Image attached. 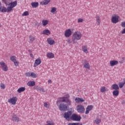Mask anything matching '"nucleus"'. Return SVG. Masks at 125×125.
<instances>
[{"instance_id": "1", "label": "nucleus", "mask_w": 125, "mask_h": 125, "mask_svg": "<svg viewBox=\"0 0 125 125\" xmlns=\"http://www.w3.org/2000/svg\"><path fill=\"white\" fill-rule=\"evenodd\" d=\"M83 37V34L79 31H76L73 34L72 41L74 43H76L78 41H80Z\"/></svg>"}, {"instance_id": "2", "label": "nucleus", "mask_w": 125, "mask_h": 125, "mask_svg": "<svg viewBox=\"0 0 125 125\" xmlns=\"http://www.w3.org/2000/svg\"><path fill=\"white\" fill-rule=\"evenodd\" d=\"M60 100L58 101L57 102V105H58V104L61 103V102H65L66 103V105L68 107V106H71L72 105V101L69 99L68 97H63L60 98Z\"/></svg>"}, {"instance_id": "3", "label": "nucleus", "mask_w": 125, "mask_h": 125, "mask_svg": "<svg viewBox=\"0 0 125 125\" xmlns=\"http://www.w3.org/2000/svg\"><path fill=\"white\" fill-rule=\"evenodd\" d=\"M71 120L72 121H75L76 122H80L82 119V117L81 116H78V114H73L72 115L71 117H70Z\"/></svg>"}, {"instance_id": "4", "label": "nucleus", "mask_w": 125, "mask_h": 125, "mask_svg": "<svg viewBox=\"0 0 125 125\" xmlns=\"http://www.w3.org/2000/svg\"><path fill=\"white\" fill-rule=\"evenodd\" d=\"M76 109L78 113H80V114L84 113V111H85L84 107L82 104L78 105L76 107Z\"/></svg>"}, {"instance_id": "5", "label": "nucleus", "mask_w": 125, "mask_h": 125, "mask_svg": "<svg viewBox=\"0 0 125 125\" xmlns=\"http://www.w3.org/2000/svg\"><path fill=\"white\" fill-rule=\"evenodd\" d=\"M59 108L60 111H64L66 112V111L68 110V106L67 104H65L64 103H61L59 105Z\"/></svg>"}, {"instance_id": "6", "label": "nucleus", "mask_w": 125, "mask_h": 125, "mask_svg": "<svg viewBox=\"0 0 125 125\" xmlns=\"http://www.w3.org/2000/svg\"><path fill=\"white\" fill-rule=\"evenodd\" d=\"M72 114H73V112H72L71 111L65 112L64 113V118H65L67 121H69V120H70V118L71 117V116H72Z\"/></svg>"}, {"instance_id": "7", "label": "nucleus", "mask_w": 125, "mask_h": 125, "mask_svg": "<svg viewBox=\"0 0 125 125\" xmlns=\"http://www.w3.org/2000/svg\"><path fill=\"white\" fill-rule=\"evenodd\" d=\"M8 102L11 103L12 105H15L17 102V97H13L12 98L8 100Z\"/></svg>"}, {"instance_id": "8", "label": "nucleus", "mask_w": 125, "mask_h": 125, "mask_svg": "<svg viewBox=\"0 0 125 125\" xmlns=\"http://www.w3.org/2000/svg\"><path fill=\"white\" fill-rule=\"evenodd\" d=\"M0 65L2 68V71H4L5 72H7V71H8V67H7V65L4 63L3 62H0Z\"/></svg>"}, {"instance_id": "9", "label": "nucleus", "mask_w": 125, "mask_h": 125, "mask_svg": "<svg viewBox=\"0 0 125 125\" xmlns=\"http://www.w3.org/2000/svg\"><path fill=\"white\" fill-rule=\"evenodd\" d=\"M82 63L83 64L84 68L88 69V70H89L90 69V67L89 66V63H88L86 60H83L82 61Z\"/></svg>"}, {"instance_id": "10", "label": "nucleus", "mask_w": 125, "mask_h": 125, "mask_svg": "<svg viewBox=\"0 0 125 125\" xmlns=\"http://www.w3.org/2000/svg\"><path fill=\"white\" fill-rule=\"evenodd\" d=\"M12 121L13 122H16V123H18L20 122V119L15 114L13 113L12 115Z\"/></svg>"}, {"instance_id": "11", "label": "nucleus", "mask_w": 125, "mask_h": 125, "mask_svg": "<svg viewBox=\"0 0 125 125\" xmlns=\"http://www.w3.org/2000/svg\"><path fill=\"white\" fill-rule=\"evenodd\" d=\"M115 16L112 17L111 19V22L113 23V24H116V23H118L119 22V16L118 15H114Z\"/></svg>"}, {"instance_id": "12", "label": "nucleus", "mask_w": 125, "mask_h": 125, "mask_svg": "<svg viewBox=\"0 0 125 125\" xmlns=\"http://www.w3.org/2000/svg\"><path fill=\"white\" fill-rule=\"evenodd\" d=\"M71 35H72V31H71V29H68L65 30L64 33V36L65 37V38H70Z\"/></svg>"}, {"instance_id": "13", "label": "nucleus", "mask_w": 125, "mask_h": 125, "mask_svg": "<svg viewBox=\"0 0 125 125\" xmlns=\"http://www.w3.org/2000/svg\"><path fill=\"white\" fill-rule=\"evenodd\" d=\"M42 63V60L40 58H38L35 61L34 67H36L37 66H39Z\"/></svg>"}, {"instance_id": "14", "label": "nucleus", "mask_w": 125, "mask_h": 125, "mask_svg": "<svg viewBox=\"0 0 125 125\" xmlns=\"http://www.w3.org/2000/svg\"><path fill=\"white\" fill-rule=\"evenodd\" d=\"M119 62L118 61L113 60L110 61V65L111 67L115 66V65H118Z\"/></svg>"}, {"instance_id": "15", "label": "nucleus", "mask_w": 125, "mask_h": 125, "mask_svg": "<svg viewBox=\"0 0 125 125\" xmlns=\"http://www.w3.org/2000/svg\"><path fill=\"white\" fill-rule=\"evenodd\" d=\"M51 0H44L43 1H42L40 2V4H42V5H46V4H48L49 2H50Z\"/></svg>"}, {"instance_id": "16", "label": "nucleus", "mask_w": 125, "mask_h": 125, "mask_svg": "<svg viewBox=\"0 0 125 125\" xmlns=\"http://www.w3.org/2000/svg\"><path fill=\"white\" fill-rule=\"evenodd\" d=\"M28 86H34L36 84L35 81H29L27 83Z\"/></svg>"}, {"instance_id": "17", "label": "nucleus", "mask_w": 125, "mask_h": 125, "mask_svg": "<svg viewBox=\"0 0 125 125\" xmlns=\"http://www.w3.org/2000/svg\"><path fill=\"white\" fill-rule=\"evenodd\" d=\"M9 6H11L13 8V7H15L17 5V0H15L14 2H11L9 4Z\"/></svg>"}, {"instance_id": "18", "label": "nucleus", "mask_w": 125, "mask_h": 125, "mask_svg": "<svg viewBox=\"0 0 125 125\" xmlns=\"http://www.w3.org/2000/svg\"><path fill=\"white\" fill-rule=\"evenodd\" d=\"M31 6H32L33 8H36L39 6V2H32L31 3Z\"/></svg>"}, {"instance_id": "19", "label": "nucleus", "mask_w": 125, "mask_h": 125, "mask_svg": "<svg viewBox=\"0 0 125 125\" xmlns=\"http://www.w3.org/2000/svg\"><path fill=\"white\" fill-rule=\"evenodd\" d=\"M42 35H46L47 36L49 35L50 31L48 29H45L42 31Z\"/></svg>"}, {"instance_id": "20", "label": "nucleus", "mask_w": 125, "mask_h": 125, "mask_svg": "<svg viewBox=\"0 0 125 125\" xmlns=\"http://www.w3.org/2000/svg\"><path fill=\"white\" fill-rule=\"evenodd\" d=\"M96 21H97V25H100V23H101V19L100 17L97 15L96 17Z\"/></svg>"}, {"instance_id": "21", "label": "nucleus", "mask_w": 125, "mask_h": 125, "mask_svg": "<svg viewBox=\"0 0 125 125\" xmlns=\"http://www.w3.org/2000/svg\"><path fill=\"white\" fill-rule=\"evenodd\" d=\"M48 58L52 59L54 58V54L52 53H48L46 55Z\"/></svg>"}, {"instance_id": "22", "label": "nucleus", "mask_w": 125, "mask_h": 125, "mask_svg": "<svg viewBox=\"0 0 125 125\" xmlns=\"http://www.w3.org/2000/svg\"><path fill=\"white\" fill-rule=\"evenodd\" d=\"M112 89H114L115 90H119L120 88L119 87V85L117 84H113L112 86Z\"/></svg>"}, {"instance_id": "23", "label": "nucleus", "mask_w": 125, "mask_h": 125, "mask_svg": "<svg viewBox=\"0 0 125 125\" xmlns=\"http://www.w3.org/2000/svg\"><path fill=\"white\" fill-rule=\"evenodd\" d=\"M0 5H1V3L0 2ZM7 11V9L5 7H2V8L1 7H0V11H1V12H6Z\"/></svg>"}, {"instance_id": "24", "label": "nucleus", "mask_w": 125, "mask_h": 125, "mask_svg": "<svg viewBox=\"0 0 125 125\" xmlns=\"http://www.w3.org/2000/svg\"><path fill=\"white\" fill-rule=\"evenodd\" d=\"M25 89H26L25 87H21L19 88L17 91L18 92H19V93H21V92H23V91H25Z\"/></svg>"}, {"instance_id": "25", "label": "nucleus", "mask_w": 125, "mask_h": 125, "mask_svg": "<svg viewBox=\"0 0 125 125\" xmlns=\"http://www.w3.org/2000/svg\"><path fill=\"white\" fill-rule=\"evenodd\" d=\"M47 42H48V43H49V44H50V45H52V44L54 43V40L50 38H48L47 39Z\"/></svg>"}, {"instance_id": "26", "label": "nucleus", "mask_w": 125, "mask_h": 125, "mask_svg": "<svg viewBox=\"0 0 125 125\" xmlns=\"http://www.w3.org/2000/svg\"><path fill=\"white\" fill-rule=\"evenodd\" d=\"M119 90H114L113 91L112 94L113 96H118L119 95Z\"/></svg>"}, {"instance_id": "27", "label": "nucleus", "mask_w": 125, "mask_h": 125, "mask_svg": "<svg viewBox=\"0 0 125 125\" xmlns=\"http://www.w3.org/2000/svg\"><path fill=\"white\" fill-rule=\"evenodd\" d=\"M100 91L103 93L105 92V91H107V88L105 86H103L101 88Z\"/></svg>"}, {"instance_id": "28", "label": "nucleus", "mask_w": 125, "mask_h": 125, "mask_svg": "<svg viewBox=\"0 0 125 125\" xmlns=\"http://www.w3.org/2000/svg\"><path fill=\"white\" fill-rule=\"evenodd\" d=\"M29 42H32L36 40V38H35V37L31 35L29 36Z\"/></svg>"}, {"instance_id": "29", "label": "nucleus", "mask_w": 125, "mask_h": 125, "mask_svg": "<svg viewBox=\"0 0 125 125\" xmlns=\"http://www.w3.org/2000/svg\"><path fill=\"white\" fill-rule=\"evenodd\" d=\"M3 2L6 4V5H9V4L10 3V0H2Z\"/></svg>"}, {"instance_id": "30", "label": "nucleus", "mask_w": 125, "mask_h": 125, "mask_svg": "<svg viewBox=\"0 0 125 125\" xmlns=\"http://www.w3.org/2000/svg\"><path fill=\"white\" fill-rule=\"evenodd\" d=\"M82 50L83 51V52H85V53H87V47L86 46H83L82 47Z\"/></svg>"}, {"instance_id": "31", "label": "nucleus", "mask_w": 125, "mask_h": 125, "mask_svg": "<svg viewBox=\"0 0 125 125\" xmlns=\"http://www.w3.org/2000/svg\"><path fill=\"white\" fill-rule=\"evenodd\" d=\"M10 61H12V62H14V61H16V56H11L10 57Z\"/></svg>"}, {"instance_id": "32", "label": "nucleus", "mask_w": 125, "mask_h": 125, "mask_svg": "<svg viewBox=\"0 0 125 125\" xmlns=\"http://www.w3.org/2000/svg\"><path fill=\"white\" fill-rule=\"evenodd\" d=\"M42 24L43 26H46V24H48V21H47V20L42 21Z\"/></svg>"}, {"instance_id": "33", "label": "nucleus", "mask_w": 125, "mask_h": 125, "mask_svg": "<svg viewBox=\"0 0 125 125\" xmlns=\"http://www.w3.org/2000/svg\"><path fill=\"white\" fill-rule=\"evenodd\" d=\"M68 125H83V124L80 123H71Z\"/></svg>"}, {"instance_id": "34", "label": "nucleus", "mask_w": 125, "mask_h": 125, "mask_svg": "<svg viewBox=\"0 0 125 125\" xmlns=\"http://www.w3.org/2000/svg\"><path fill=\"white\" fill-rule=\"evenodd\" d=\"M119 86L120 88H123L124 87V86L125 85V84L123 83V82H120L119 83Z\"/></svg>"}, {"instance_id": "35", "label": "nucleus", "mask_w": 125, "mask_h": 125, "mask_svg": "<svg viewBox=\"0 0 125 125\" xmlns=\"http://www.w3.org/2000/svg\"><path fill=\"white\" fill-rule=\"evenodd\" d=\"M86 109L89 110V111H91V110H92V109H93V105H88Z\"/></svg>"}, {"instance_id": "36", "label": "nucleus", "mask_w": 125, "mask_h": 125, "mask_svg": "<svg viewBox=\"0 0 125 125\" xmlns=\"http://www.w3.org/2000/svg\"><path fill=\"white\" fill-rule=\"evenodd\" d=\"M95 122L97 125H99V124H100L101 123V120L96 119L95 120Z\"/></svg>"}, {"instance_id": "37", "label": "nucleus", "mask_w": 125, "mask_h": 125, "mask_svg": "<svg viewBox=\"0 0 125 125\" xmlns=\"http://www.w3.org/2000/svg\"><path fill=\"white\" fill-rule=\"evenodd\" d=\"M12 8H13L12 7H11V6H10L9 7H8L7 8V12H10V11H11V10H12Z\"/></svg>"}, {"instance_id": "38", "label": "nucleus", "mask_w": 125, "mask_h": 125, "mask_svg": "<svg viewBox=\"0 0 125 125\" xmlns=\"http://www.w3.org/2000/svg\"><path fill=\"white\" fill-rule=\"evenodd\" d=\"M28 15H29V12L28 11H25L22 14V16H28Z\"/></svg>"}, {"instance_id": "39", "label": "nucleus", "mask_w": 125, "mask_h": 125, "mask_svg": "<svg viewBox=\"0 0 125 125\" xmlns=\"http://www.w3.org/2000/svg\"><path fill=\"white\" fill-rule=\"evenodd\" d=\"M31 77H32V78H36L37 77V74H36V73H35L34 72H32L31 73Z\"/></svg>"}, {"instance_id": "40", "label": "nucleus", "mask_w": 125, "mask_h": 125, "mask_svg": "<svg viewBox=\"0 0 125 125\" xmlns=\"http://www.w3.org/2000/svg\"><path fill=\"white\" fill-rule=\"evenodd\" d=\"M35 89L37 90L38 91H42V87L39 86H37Z\"/></svg>"}, {"instance_id": "41", "label": "nucleus", "mask_w": 125, "mask_h": 125, "mask_svg": "<svg viewBox=\"0 0 125 125\" xmlns=\"http://www.w3.org/2000/svg\"><path fill=\"white\" fill-rule=\"evenodd\" d=\"M80 100H81V98H76V99H75V102L76 103H80Z\"/></svg>"}, {"instance_id": "42", "label": "nucleus", "mask_w": 125, "mask_h": 125, "mask_svg": "<svg viewBox=\"0 0 125 125\" xmlns=\"http://www.w3.org/2000/svg\"><path fill=\"white\" fill-rule=\"evenodd\" d=\"M55 11H56V8L55 7H52V9L51 10V12L52 13H54V12H55Z\"/></svg>"}, {"instance_id": "43", "label": "nucleus", "mask_w": 125, "mask_h": 125, "mask_svg": "<svg viewBox=\"0 0 125 125\" xmlns=\"http://www.w3.org/2000/svg\"><path fill=\"white\" fill-rule=\"evenodd\" d=\"M44 107H45V108H49V104H47V103H44Z\"/></svg>"}, {"instance_id": "44", "label": "nucleus", "mask_w": 125, "mask_h": 125, "mask_svg": "<svg viewBox=\"0 0 125 125\" xmlns=\"http://www.w3.org/2000/svg\"><path fill=\"white\" fill-rule=\"evenodd\" d=\"M25 76H26V77H31V73L26 72L25 73Z\"/></svg>"}, {"instance_id": "45", "label": "nucleus", "mask_w": 125, "mask_h": 125, "mask_svg": "<svg viewBox=\"0 0 125 125\" xmlns=\"http://www.w3.org/2000/svg\"><path fill=\"white\" fill-rule=\"evenodd\" d=\"M14 64H15V66H16V67H17V66H18V65H19V62H16V61H14L13 62Z\"/></svg>"}, {"instance_id": "46", "label": "nucleus", "mask_w": 125, "mask_h": 125, "mask_svg": "<svg viewBox=\"0 0 125 125\" xmlns=\"http://www.w3.org/2000/svg\"><path fill=\"white\" fill-rule=\"evenodd\" d=\"M83 21V19H81L80 18L79 19H78V23H82V22Z\"/></svg>"}, {"instance_id": "47", "label": "nucleus", "mask_w": 125, "mask_h": 125, "mask_svg": "<svg viewBox=\"0 0 125 125\" xmlns=\"http://www.w3.org/2000/svg\"><path fill=\"white\" fill-rule=\"evenodd\" d=\"M121 26L123 27V28H125V21L121 23Z\"/></svg>"}, {"instance_id": "48", "label": "nucleus", "mask_w": 125, "mask_h": 125, "mask_svg": "<svg viewBox=\"0 0 125 125\" xmlns=\"http://www.w3.org/2000/svg\"><path fill=\"white\" fill-rule=\"evenodd\" d=\"M0 87H1V88H2L3 89H4L5 88V85H4V84H1L0 85Z\"/></svg>"}, {"instance_id": "49", "label": "nucleus", "mask_w": 125, "mask_h": 125, "mask_svg": "<svg viewBox=\"0 0 125 125\" xmlns=\"http://www.w3.org/2000/svg\"><path fill=\"white\" fill-rule=\"evenodd\" d=\"M89 111H90V110H89L87 108H86V112H85V114L87 115V114H88L89 113Z\"/></svg>"}, {"instance_id": "50", "label": "nucleus", "mask_w": 125, "mask_h": 125, "mask_svg": "<svg viewBox=\"0 0 125 125\" xmlns=\"http://www.w3.org/2000/svg\"><path fill=\"white\" fill-rule=\"evenodd\" d=\"M66 42H67L68 43H71V39H68L66 40Z\"/></svg>"}, {"instance_id": "51", "label": "nucleus", "mask_w": 125, "mask_h": 125, "mask_svg": "<svg viewBox=\"0 0 125 125\" xmlns=\"http://www.w3.org/2000/svg\"><path fill=\"white\" fill-rule=\"evenodd\" d=\"M121 104L122 105H125V101L122 100L121 102Z\"/></svg>"}, {"instance_id": "52", "label": "nucleus", "mask_w": 125, "mask_h": 125, "mask_svg": "<svg viewBox=\"0 0 125 125\" xmlns=\"http://www.w3.org/2000/svg\"><path fill=\"white\" fill-rule=\"evenodd\" d=\"M121 33L122 34H125V28L123 29Z\"/></svg>"}, {"instance_id": "53", "label": "nucleus", "mask_w": 125, "mask_h": 125, "mask_svg": "<svg viewBox=\"0 0 125 125\" xmlns=\"http://www.w3.org/2000/svg\"><path fill=\"white\" fill-rule=\"evenodd\" d=\"M80 102H84V100L83 99L80 98Z\"/></svg>"}, {"instance_id": "54", "label": "nucleus", "mask_w": 125, "mask_h": 125, "mask_svg": "<svg viewBox=\"0 0 125 125\" xmlns=\"http://www.w3.org/2000/svg\"><path fill=\"white\" fill-rule=\"evenodd\" d=\"M48 83H52V81H51V80H49L48 81Z\"/></svg>"}, {"instance_id": "55", "label": "nucleus", "mask_w": 125, "mask_h": 125, "mask_svg": "<svg viewBox=\"0 0 125 125\" xmlns=\"http://www.w3.org/2000/svg\"><path fill=\"white\" fill-rule=\"evenodd\" d=\"M124 61H119V63H120V64H123V63H124Z\"/></svg>"}, {"instance_id": "56", "label": "nucleus", "mask_w": 125, "mask_h": 125, "mask_svg": "<svg viewBox=\"0 0 125 125\" xmlns=\"http://www.w3.org/2000/svg\"><path fill=\"white\" fill-rule=\"evenodd\" d=\"M30 55L32 57V58H34V56L33 55V54H30Z\"/></svg>"}, {"instance_id": "57", "label": "nucleus", "mask_w": 125, "mask_h": 125, "mask_svg": "<svg viewBox=\"0 0 125 125\" xmlns=\"http://www.w3.org/2000/svg\"><path fill=\"white\" fill-rule=\"evenodd\" d=\"M123 81H124V82H123V83L124 84H125V78H124V79H123Z\"/></svg>"}, {"instance_id": "58", "label": "nucleus", "mask_w": 125, "mask_h": 125, "mask_svg": "<svg viewBox=\"0 0 125 125\" xmlns=\"http://www.w3.org/2000/svg\"><path fill=\"white\" fill-rule=\"evenodd\" d=\"M41 90L42 91V92H44V91H45L44 89H43V88H42Z\"/></svg>"}, {"instance_id": "59", "label": "nucleus", "mask_w": 125, "mask_h": 125, "mask_svg": "<svg viewBox=\"0 0 125 125\" xmlns=\"http://www.w3.org/2000/svg\"><path fill=\"white\" fill-rule=\"evenodd\" d=\"M122 59V61H124V62L125 61V58L124 57H123Z\"/></svg>"}, {"instance_id": "60", "label": "nucleus", "mask_w": 125, "mask_h": 125, "mask_svg": "<svg viewBox=\"0 0 125 125\" xmlns=\"http://www.w3.org/2000/svg\"><path fill=\"white\" fill-rule=\"evenodd\" d=\"M28 52H31V50H28Z\"/></svg>"}, {"instance_id": "61", "label": "nucleus", "mask_w": 125, "mask_h": 125, "mask_svg": "<svg viewBox=\"0 0 125 125\" xmlns=\"http://www.w3.org/2000/svg\"><path fill=\"white\" fill-rule=\"evenodd\" d=\"M0 27H1V25H0Z\"/></svg>"}, {"instance_id": "62", "label": "nucleus", "mask_w": 125, "mask_h": 125, "mask_svg": "<svg viewBox=\"0 0 125 125\" xmlns=\"http://www.w3.org/2000/svg\"><path fill=\"white\" fill-rule=\"evenodd\" d=\"M122 125H125V124H122Z\"/></svg>"}]
</instances>
